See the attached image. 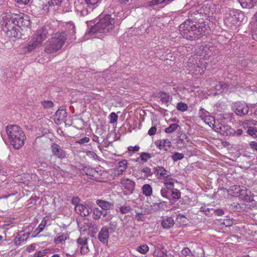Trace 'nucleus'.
<instances>
[{"instance_id":"41","label":"nucleus","mask_w":257,"mask_h":257,"mask_svg":"<svg viewBox=\"0 0 257 257\" xmlns=\"http://www.w3.org/2000/svg\"><path fill=\"white\" fill-rule=\"evenodd\" d=\"M152 157L151 154L148 153L143 152L141 154L140 158L143 161H147Z\"/></svg>"},{"instance_id":"21","label":"nucleus","mask_w":257,"mask_h":257,"mask_svg":"<svg viewBox=\"0 0 257 257\" xmlns=\"http://www.w3.org/2000/svg\"><path fill=\"white\" fill-rule=\"evenodd\" d=\"M174 219L171 217H166L163 219L162 222V226L165 229H169L174 225Z\"/></svg>"},{"instance_id":"59","label":"nucleus","mask_w":257,"mask_h":257,"mask_svg":"<svg viewBox=\"0 0 257 257\" xmlns=\"http://www.w3.org/2000/svg\"><path fill=\"white\" fill-rule=\"evenodd\" d=\"M18 3L26 5L30 0H16Z\"/></svg>"},{"instance_id":"12","label":"nucleus","mask_w":257,"mask_h":257,"mask_svg":"<svg viewBox=\"0 0 257 257\" xmlns=\"http://www.w3.org/2000/svg\"><path fill=\"white\" fill-rule=\"evenodd\" d=\"M233 110L237 115L241 116L247 113L248 107L244 102H237L234 104Z\"/></svg>"},{"instance_id":"56","label":"nucleus","mask_w":257,"mask_h":257,"mask_svg":"<svg viewBox=\"0 0 257 257\" xmlns=\"http://www.w3.org/2000/svg\"><path fill=\"white\" fill-rule=\"evenodd\" d=\"M87 239L85 238H79L77 240L78 243L80 244H82L83 245L84 244H87Z\"/></svg>"},{"instance_id":"28","label":"nucleus","mask_w":257,"mask_h":257,"mask_svg":"<svg viewBox=\"0 0 257 257\" xmlns=\"http://www.w3.org/2000/svg\"><path fill=\"white\" fill-rule=\"evenodd\" d=\"M173 179L170 176L163 179V183L166 187L168 189H173L174 187Z\"/></svg>"},{"instance_id":"43","label":"nucleus","mask_w":257,"mask_h":257,"mask_svg":"<svg viewBox=\"0 0 257 257\" xmlns=\"http://www.w3.org/2000/svg\"><path fill=\"white\" fill-rule=\"evenodd\" d=\"M117 115L114 112H111L109 115L110 123H113L117 120Z\"/></svg>"},{"instance_id":"27","label":"nucleus","mask_w":257,"mask_h":257,"mask_svg":"<svg viewBox=\"0 0 257 257\" xmlns=\"http://www.w3.org/2000/svg\"><path fill=\"white\" fill-rule=\"evenodd\" d=\"M142 192L146 196H151L153 192L152 188L151 185L145 184L142 187Z\"/></svg>"},{"instance_id":"14","label":"nucleus","mask_w":257,"mask_h":257,"mask_svg":"<svg viewBox=\"0 0 257 257\" xmlns=\"http://www.w3.org/2000/svg\"><path fill=\"white\" fill-rule=\"evenodd\" d=\"M120 183L122 187L131 192H132L135 189V183L131 179L123 178L121 179Z\"/></svg>"},{"instance_id":"54","label":"nucleus","mask_w":257,"mask_h":257,"mask_svg":"<svg viewBox=\"0 0 257 257\" xmlns=\"http://www.w3.org/2000/svg\"><path fill=\"white\" fill-rule=\"evenodd\" d=\"M86 155L88 157L93 158L94 159H96L97 158V156L93 152L88 151L86 153Z\"/></svg>"},{"instance_id":"36","label":"nucleus","mask_w":257,"mask_h":257,"mask_svg":"<svg viewBox=\"0 0 257 257\" xmlns=\"http://www.w3.org/2000/svg\"><path fill=\"white\" fill-rule=\"evenodd\" d=\"M102 212L98 208H95L93 210V217L94 219L97 220L100 218Z\"/></svg>"},{"instance_id":"20","label":"nucleus","mask_w":257,"mask_h":257,"mask_svg":"<svg viewBox=\"0 0 257 257\" xmlns=\"http://www.w3.org/2000/svg\"><path fill=\"white\" fill-rule=\"evenodd\" d=\"M127 167V162L126 160H124L119 162L118 163L117 168L115 171L116 174L117 175H120L126 169Z\"/></svg>"},{"instance_id":"26","label":"nucleus","mask_w":257,"mask_h":257,"mask_svg":"<svg viewBox=\"0 0 257 257\" xmlns=\"http://www.w3.org/2000/svg\"><path fill=\"white\" fill-rule=\"evenodd\" d=\"M240 186L239 185L231 186L229 189V192H231V194L234 196H238L241 191Z\"/></svg>"},{"instance_id":"5","label":"nucleus","mask_w":257,"mask_h":257,"mask_svg":"<svg viewBox=\"0 0 257 257\" xmlns=\"http://www.w3.org/2000/svg\"><path fill=\"white\" fill-rule=\"evenodd\" d=\"M68 35L65 32H58L52 35L45 47L47 53H54L60 50L64 45Z\"/></svg>"},{"instance_id":"23","label":"nucleus","mask_w":257,"mask_h":257,"mask_svg":"<svg viewBox=\"0 0 257 257\" xmlns=\"http://www.w3.org/2000/svg\"><path fill=\"white\" fill-rule=\"evenodd\" d=\"M66 29L67 33L69 34V35L68 34V37L69 36H73L75 35V27L73 23L70 22L69 23H67L66 25Z\"/></svg>"},{"instance_id":"51","label":"nucleus","mask_w":257,"mask_h":257,"mask_svg":"<svg viewBox=\"0 0 257 257\" xmlns=\"http://www.w3.org/2000/svg\"><path fill=\"white\" fill-rule=\"evenodd\" d=\"M250 148L253 150L257 151V142L255 141H251L249 142Z\"/></svg>"},{"instance_id":"48","label":"nucleus","mask_w":257,"mask_h":257,"mask_svg":"<svg viewBox=\"0 0 257 257\" xmlns=\"http://www.w3.org/2000/svg\"><path fill=\"white\" fill-rule=\"evenodd\" d=\"M89 141H90L89 138H88L87 137H84L83 138L81 139L80 140L77 141L76 142V143L80 145H82L85 143H87L89 142Z\"/></svg>"},{"instance_id":"45","label":"nucleus","mask_w":257,"mask_h":257,"mask_svg":"<svg viewBox=\"0 0 257 257\" xmlns=\"http://www.w3.org/2000/svg\"><path fill=\"white\" fill-rule=\"evenodd\" d=\"M136 218L137 220L139 221H143L145 220V217L144 214L141 212H139L136 211Z\"/></svg>"},{"instance_id":"29","label":"nucleus","mask_w":257,"mask_h":257,"mask_svg":"<svg viewBox=\"0 0 257 257\" xmlns=\"http://www.w3.org/2000/svg\"><path fill=\"white\" fill-rule=\"evenodd\" d=\"M46 224H47V220H46V218H44L43 219V220H42L41 223L39 224V225L38 226V227L36 228V229L35 230V232H37V235H35V236H37V235L39 233H40L44 230L45 227L46 226Z\"/></svg>"},{"instance_id":"1","label":"nucleus","mask_w":257,"mask_h":257,"mask_svg":"<svg viewBox=\"0 0 257 257\" xmlns=\"http://www.w3.org/2000/svg\"><path fill=\"white\" fill-rule=\"evenodd\" d=\"M2 28L4 32L9 38L18 37V30L21 27H28L30 22L20 15L5 13L2 15Z\"/></svg>"},{"instance_id":"30","label":"nucleus","mask_w":257,"mask_h":257,"mask_svg":"<svg viewBox=\"0 0 257 257\" xmlns=\"http://www.w3.org/2000/svg\"><path fill=\"white\" fill-rule=\"evenodd\" d=\"M37 48L36 45L33 42L30 40V42L26 45L24 49L26 52H30L33 50L36 49Z\"/></svg>"},{"instance_id":"63","label":"nucleus","mask_w":257,"mask_h":257,"mask_svg":"<svg viewBox=\"0 0 257 257\" xmlns=\"http://www.w3.org/2000/svg\"><path fill=\"white\" fill-rule=\"evenodd\" d=\"M242 130L241 129H238L235 131V134H236L237 136H240L242 134Z\"/></svg>"},{"instance_id":"11","label":"nucleus","mask_w":257,"mask_h":257,"mask_svg":"<svg viewBox=\"0 0 257 257\" xmlns=\"http://www.w3.org/2000/svg\"><path fill=\"white\" fill-rule=\"evenodd\" d=\"M215 131L225 136H229L235 134V130L228 125L219 124L215 128Z\"/></svg>"},{"instance_id":"57","label":"nucleus","mask_w":257,"mask_h":257,"mask_svg":"<svg viewBox=\"0 0 257 257\" xmlns=\"http://www.w3.org/2000/svg\"><path fill=\"white\" fill-rule=\"evenodd\" d=\"M79 199L78 197H74L72 200V202L74 205H75L76 206L77 205H80V204L79 203Z\"/></svg>"},{"instance_id":"61","label":"nucleus","mask_w":257,"mask_h":257,"mask_svg":"<svg viewBox=\"0 0 257 257\" xmlns=\"http://www.w3.org/2000/svg\"><path fill=\"white\" fill-rule=\"evenodd\" d=\"M209 49L207 47H202V51H204L205 52L203 53H201L200 55H206L207 54V50H208Z\"/></svg>"},{"instance_id":"6","label":"nucleus","mask_w":257,"mask_h":257,"mask_svg":"<svg viewBox=\"0 0 257 257\" xmlns=\"http://www.w3.org/2000/svg\"><path fill=\"white\" fill-rule=\"evenodd\" d=\"M114 19L110 15H106L101 18L92 28L93 33L106 34L114 28Z\"/></svg>"},{"instance_id":"18","label":"nucleus","mask_w":257,"mask_h":257,"mask_svg":"<svg viewBox=\"0 0 257 257\" xmlns=\"http://www.w3.org/2000/svg\"><path fill=\"white\" fill-rule=\"evenodd\" d=\"M75 209L78 214L82 216H86L90 213L88 207L82 204L75 206Z\"/></svg>"},{"instance_id":"8","label":"nucleus","mask_w":257,"mask_h":257,"mask_svg":"<svg viewBox=\"0 0 257 257\" xmlns=\"http://www.w3.org/2000/svg\"><path fill=\"white\" fill-rule=\"evenodd\" d=\"M243 14L239 11L229 10L225 14L224 23L227 27L232 29L237 22L243 21Z\"/></svg>"},{"instance_id":"13","label":"nucleus","mask_w":257,"mask_h":257,"mask_svg":"<svg viewBox=\"0 0 257 257\" xmlns=\"http://www.w3.org/2000/svg\"><path fill=\"white\" fill-rule=\"evenodd\" d=\"M52 153L53 155L57 156L59 158H64L65 157V153L61 149L60 146L56 144H53L51 146Z\"/></svg>"},{"instance_id":"19","label":"nucleus","mask_w":257,"mask_h":257,"mask_svg":"<svg viewBox=\"0 0 257 257\" xmlns=\"http://www.w3.org/2000/svg\"><path fill=\"white\" fill-rule=\"evenodd\" d=\"M243 8H252L257 3V0H238Z\"/></svg>"},{"instance_id":"55","label":"nucleus","mask_w":257,"mask_h":257,"mask_svg":"<svg viewBox=\"0 0 257 257\" xmlns=\"http://www.w3.org/2000/svg\"><path fill=\"white\" fill-rule=\"evenodd\" d=\"M140 147L139 146H135V147L130 146L128 147L127 150L128 151L137 152L139 150Z\"/></svg>"},{"instance_id":"58","label":"nucleus","mask_w":257,"mask_h":257,"mask_svg":"<svg viewBox=\"0 0 257 257\" xmlns=\"http://www.w3.org/2000/svg\"><path fill=\"white\" fill-rule=\"evenodd\" d=\"M161 195L164 198H167L168 191L165 189H162L161 190Z\"/></svg>"},{"instance_id":"9","label":"nucleus","mask_w":257,"mask_h":257,"mask_svg":"<svg viewBox=\"0 0 257 257\" xmlns=\"http://www.w3.org/2000/svg\"><path fill=\"white\" fill-rule=\"evenodd\" d=\"M48 32L45 27L38 30L31 40L35 44L36 47L42 45L43 42L47 38Z\"/></svg>"},{"instance_id":"53","label":"nucleus","mask_w":257,"mask_h":257,"mask_svg":"<svg viewBox=\"0 0 257 257\" xmlns=\"http://www.w3.org/2000/svg\"><path fill=\"white\" fill-rule=\"evenodd\" d=\"M157 131V128L156 126H152L150 128V130L148 131V134L150 136H153L154 135Z\"/></svg>"},{"instance_id":"42","label":"nucleus","mask_w":257,"mask_h":257,"mask_svg":"<svg viewBox=\"0 0 257 257\" xmlns=\"http://www.w3.org/2000/svg\"><path fill=\"white\" fill-rule=\"evenodd\" d=\"M160 98L162 102L167 103L169 100V95L166 93H162L160 94Z\"/></svg>"},{"instance_id":"24","label":"nucleus","mask_w":257,"mask_h":257,"mask_svg":"<svg viewBox=\"0 0 257 257\" xmlns=\"http://www.w3.org/2000/svg\"><path fill=\"white\" fill-rule=\"evenodd\" d=\"M96 204L103 210H107L110 208L111 204L108 201L98 199L96 201Z\"/></svg>"},{"instance_id":"15","label":"nucleus","mask_w":257,"mask_h":257,"mask_svg":"<svg viewBox=\"0 0 257 257\" xmlns=\"http://www.w3.org/2000/svg\"><path fill=\"white\" fill-rule=\"evenodd\" d=\"M109 238L108 229L105 227H102L98 233V239L100 241L104 244H107Z\"/></svg>"},{"instance_id":"10","label":"nucleus","mask_w":257,"mask_h":257,"mask_svg":"<svg viewBox=\"0 0 257 257\" xmlns=\"http://www.w3.org/2000/svg\"><path fill=\"white\" fill-rule=\"evenodd\" d=\"M187 67L190 73L194 75H202L204 73L206 66L205 63L199 61L196 64H192L190 62Z\"/></svg>"},{"instance_id":"17","label":"nucleus","mask_w":257,"mask_h":257,"mask_svg":"<svg viewBox=\"0 0 257 257\" xmlns=\"http://www.w3.org/2000/svg\"><path fill=\"white\" fill-rule=\"evenodd\" d=\"M238 197L246 201H250L253 200V196L250 190L243 187H242Z\"/></svg>"},{"instance_id":"60","label":"nucleus","mask_w":257,"mask_h":257,"mask_svg":"<svg viewBox=\"0 0 257 257\" xmlns=\"http://www.w3.org/2000/svg\"><path fill=\"white\" fill-rule=\"evenodd\" d=\"M215 212L216 213L219 215V216H221L223 214L224 212L222 210H221V209H217V210H215Z\"/></svg>"},{"instance_id":"64","label":"nucleus","mask_w":257,"mask_h":257,"mask_svg":"<svg viewBox=\"0 0 257 257\" xmlns=\"http://www.w3.org/2000/svg\"><path fill=\"white\" fill-rule=\"evenodd\" d=\"M224 87V85H221L220 84H219L218 85L216 86V89L217 90H219L220 89H221L222 88Z\"/></svg>"},{"instance_id":"32","label":"nucleus","mask_w":257,"mask_h":257,"mask_svg":"<svg viewBox=\"0 0 257 257\" xmlns=\"http://www.w3.org/2000/svg\"><path fill=\"white\" fill-rule=\"evenodd\" d=\"M179 125L177 123H172L169 125L168 127L165 128V132L166 133H171L175 131Z\"/></svg>"},{"instance_id":"4","label":"nucleus","mask_w":257,"mask_h":257,"mask_svg":"<svg viewBox=\"0 0 257 257\" xmlns=\"http://www.w3.org/2000/svg\"><path fill=\"white\" fill-rule=\"evenodd\" d=\"M216 7L211 2L192 7L191 8L190 14L194 15L195 19H204L212 16L215 13Z\"/></svg>"},{"instance_id":"33","label":"nucleus","mask_w":257,"mask_h":257,"mask_svg":"<svg viewBox=\"0 0 257 257\" xmlns=\"http://www.w3.org/2000/svg\"><path fill=\"white\" fill-rule=\"evenodd\" d=\"M177 109L181 111H185L188 109L187 104L183 102H179L177 105Z\"/></svg>"},{"instance_id":"50","label":"nucleus","mask_w":257,"mask_h":257,"mask_svg":"<svg viewBox=\"0 0 257 257\" xmlns=\"http://www.w3.org/2000/svg\"><path fill=\"white\" fill-rule=\"evenodd\" d=\"M182 254L187 256V255H190L191 253V250L188 247H185L182 250Z\"/></svg>"},{"instance_id":"34","label":"nucleus","mask_w":257,"mask_h":257,"mask_svg":"<svg viewBox=\"0 0 257 257\" xmlns=\"http://www.w3.org/2000/svg\"><path fill=\"white\" fill-rule=\"evenodd\" d=\"M247 133L253 138L257 137V129L254 127H249L247 130Z\"/></svg>"},{"instance_id":"49","label":"nucleus","mask_w":257,"mask_h":257,"mask_svg":"<svg viewBox=\"0 0 257 257\" xmlns=\"http://www.w3.org/2000/svg\"><path fill=\"white\" fill-rule=\"evenodd\" d=\"M142 171L145 173L147 176H151L152 175L151 170L149 167H144L142 169Z\"/></svg>"},{"instance_id":"52","label":"nucleus","mask_w":257,"mask_h":257,"mask_svg":"<svg viewBox=\"0 0 257 257\" xmlns=\"http://www.w3.org/2000/svg\"><path fill=\"white\" fill-rule=\"evenodd\" d=\"M184 140H186V141L187 142H188L189 141L188 137L185 134H183L181 136V138L178 140V143L179 144L180 143H182Z\"/></svg>"},{"instance_id":"62","label":"nucleus","mask_w":257,"mask_h":257,"mask_svg":"<svg viewBox=\"0 0 257 257\" xmlns=\"http://www.w3.org/2000/svg\"><path fill=\"white\" fill-rule=\"evenodd\" d=\"M62 0H51L52 3L56 5H58Z\"/></svg>"},{"instance_id":"47","label":"nucleus","mask_w":257,"mask_h":257,"mask_svg":"<svg viewBox=\"0 0 257 257\" xmlns=\"http://www.w3.org/2000/svg\"><path fill=\"white\" fill-rule=\"evenodd\" d=\"M89 251V249L88 248V246L87 244H84L83 245H82L81 247V250L80 252L81 254H85L87 253Z\"/></svg>"},{"instance_id":"40","label":"nucleus","mask_w":257,"mask_h":257,"mask_svg":"<svg viewBox=\"0 0 257 257\" xmlns=\"http://www.w3.org/2000/svg\"><path fill=\"white\" fill-rule=\"evenodd\" d=\"M131 210L130 206H121L119 207V211L122 214L128 213Z\"/></svg>"},{"instance_id":"37","label":"nucleus","mask_w":257,"mask_h":257,"mask_svg":"<svg viewBox=\"0 0 257 257\" xmlns=\"http://www.w3.org/2000/svg\"><path fill=\"white\" fill-rule=\"evenodd\" d=\"M67 237V235L65 234H63L61 235L57 236L54 239V241L56 243H61L62 241H65Z\"/></svg>"},{"instance_id":"2","label":"nucleus","mask_w":257,"mask_h":257,"mask_svg":"<svg viewBox=\"0 0 257 257\" xmlns=\"http://www.w3.org/2000/svg\"><path fill=\"white\" fill-rule=\"evenodd\" d=\"M204 23L196 24L193 21L186 20L179 26L182 36L186 39L194 40L199 39L205 32Z\"/></svg>"},{"instance_id":"35","label":"nucleus","mask_w":257,"mask_h":257,"mask_svg":"<svg viewBox=\"0 0 257 257\" xmlns=\"http://www.w3.org/2000/svg\"><path fill=\"white\" fill-rule=\"evenodd\" d=\"M149 250V247L146 244H143L138 247L137 250L142 254H145Z\"/></svg>"},{"instance_id":"16","label":"nucleus","mask_w":257,"mask_h":257,"mask_svg":"<svg viewBox=\"0 0 257 257\" xmlns=\"http://www.w3.org/2000/svg\"><path fill=\"white\" fill-rule=\"evenodd\" d=\"M155 171L159 179L163 180L170 176L169 172L163 167L157 166L155 168Z\"/></svg>"},{"instance_id":"3","label":"nucleus","mask_w":257,"mask_h":257,"mask_svg":"<svg viewBox=\"0 0 257 257\" xmlns=\"http://www.w3.org/2000/svg\"><path fill=\"white\" fill-rule=\"evenodd\" d=\"M6 132L11 144L15 149H19L24 144L26 139L22 128L17 125H8Z\"/></svg>"},{"instance_id":"22","label":"nucleus","mask_w":257,"mask_h":257,"mask_svg":"<svg viewBox=\"0 0 257 257\" xmlns=\"http://www.w3.org/2000/svg\"><path fill=\"white\" fill-rule=\"evenodd\" d=\"M205 123L208 124L210 127H212L214 130L216 127V125L215 124V120L214 118L210 115V113H208V115H207L205 117L203 120Z\"/></svg>"},{"instance_id":"25","label":"nucleus","mask_w":257,"mask_h":257,"mask_svg":"<svg viewBox=\"0 0 257 257\" xmlns=\"http://www.w3.org/2000/svg\"><path fill=\"white\" fill-rule=\"evenodd\" d=\"M171 146V142L168 139H164L160 141L159 148L165 151L168 150Z\"/></svg>"},{"instance_id":"39","label":"nucleus","mask_w":257,"mask_h":257,"mask_svg":"<svg viewBox=\"0 0 257 257\" xmlns=\"http://www.w3.org/2000/svg\"><path fill=\"white\" fill-rule=\"evenodd\" d=\"M209 112L206 110H205L204 108H201L199 110V113H198V116L200 118H201L202 120H203V119L205 117V116L207 115H208V113Z\"/></svg>"},{"instance_id":"7","label":"nucleus","mask_w":257,"mask_h":257,"mask_svg":"<svg viewBox=\"0 0 257 257\" xmlns=\"http://www.w3.org/2000/svg\"><path fill=\"white\" fill-rule=\"evenodd\" d=\"M102 0H76L74 3L76 11L81 16H86L92 11Z\"/></svg>"},{"instance_id":"38","label":"nucleus","mask_w":257,"mask_h":257,"mask_svg":"<svg viewBox=\"0 0 257 257\" xmlns=\"http://www.w3.org/2000/svg\"><path fill=\"white\" fill-rule=\"evenodd\" d=\"M172 158L174 162H176L184 158V155L183 154L176 152L173 155Z\"/></svg>"},{"instance_id":"46","label":"nucleus","mask_w":257,"mask_h":257,"mask_svg":"<svg viewBox=\"0 0 257 257\" xmlns=\"http://www.w3.org/2000/svg\"><path fill=\"white\" fill-rule=\"evenodd\" d=\"M172 197L174 199H179L180 197V193L177 189H173L172 190Z\"/></svg>"},{"instance_id":"31","label":"nucleus","mask_w":257,"mask_h":257,"mask_svg":"<svg viewBox=\"0 0 257 257\" xmlns=\"http://www.w3.org/2000/svg\"><path fill=\"white\" fill-rule=\"evenodd\" d=\"M84 173L87 175L91 176H94L97 173V172L94 170V169L89 168V167H85L84 168L83 170Z\"/></svg>"},{"instance_id":"44","label":"nucleus","mask_w":257,"mask_h":257,"mask_svg":"<svg viewBox=\"0 0 257 257\" xmlns=\"http://www.w3.org/2000/svg\"><path fill=\"white\" fill-rule=\"evenodd\" d=\"M42 104L45 108H50L53 106V103L51 101H45Z\"/></svg>"}]
</instances>
